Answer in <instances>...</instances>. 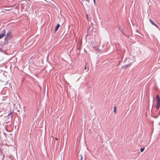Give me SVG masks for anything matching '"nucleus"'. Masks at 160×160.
<instances>
[{"instance_id":"nucleus-1","label":"nucleus","mask_w":160,"mask_h":160,"mask_svg":"<svg viewBox=\"0 0 160 160\" xmlns=\"http://www.w3.org/2000/svg\"><path fill=\"white\" fill-rule=\"evenodd\" d=\"M5 32V31L4 29L2 31V33L0 34V39L2 38L4 36Z\"/></svg>"},{"instance_id":"nucleus-9","label":"nucleus","mask_w":160,"mask_h":160,"mask_svg":"<svg viewBox=\"0 0 160 160\" xmlns=\"http://www.w3.org/2000/svg\"><path fill=\"white\" fill-rule=\"evenodd\" d=\"M130 64H129L128 65H126L125 66V68H128V67L129 66H130Z\"/></svg>"},{"instance_id":"nucleus-11","label":"nucleus","mask_w":160,"mask_h":160,"mask_svg":"<svg viewBox=\"0 0 160 160\" xmlns=\"http://www.w3.org/2000/svg\"><path fill=\"white\" fill-rule=\"evenodd\" d=\"M81 160H82V155L81 154Z\"/></svg>"},{"instance_id":"nucleus-12","label":"nucleus","mask_w":160,"mask_h":160,"mask_svg":"<svg viewBox=\"0 0 160 160\" xmlns=\"http://www.w3.org/2000/svg\"><path fill=\"white\" fill-rule=\"evenodd\" d=\"M87 18L88 19V14L87 15Z\"/></svg>"},{"instance_id":"nucleus-8","label":"nucleus","mask_w":160,"mask_h":160,"mask_svg":"<svg viewBox=\"0 0 160 160\" xmlns=\"http://www.w3.org/2000/svg\"><path fill=\"white\" fill-rule=\"evenodd\" d=\"M144 150V148H141L140 149V151L141 152H142Z\"/></svg>"},{"instance_id":"nucleus-13","label":"nucleus","mask_w":160,"mask_h":160,"mask_svg":"<svg viewBox=\"0 0 160 160\" xmlns=\"http://www.w3.org/2000/svg\"><path fill=\"white\" fill-rule=\"evenodd\" d=\"M93 1H94V4H95V0H93Z\"/></svg>"},{"instance_id":"nucleus-3","label":"nucleus","mask_w":160,"mask_h":160,"mask_svg":"<svg viewBox=\"0 0 160 160\" xmlns=\"http://www.w3.org/2000/svg\"><path fill=\"white\" fill-rule=\"evenodd\" d=\"M84 69L85 70H86L87 71H88L89 70V66L87 64L86 65Z\"/></svg>"},{"instance_id":"nucleus-6","label":"nucleus","mask_w":160,"mask_h":160,"mask_svg":"<svg viewBox=\"0 0 160 160\" xmlns=\"http://www.w3.org/2000/svg\"><path fill=\"white\" fill-rule=\"evenodd\" d=\"M59 26H60V25L59 24H58L57 25V26L55 28V29L56 31H57V30L59 28Z\"/></svg>"},{"instance_id":"nucleus-5","label":"nucleus","mask_w":160,"mask_h":160,"mask_svg":"<svg viewBox=\"0 0 160 160\" xmlns=\"http://www.w3.org/2000/svg\"><path fill=\"white\" fill-rule=\"evenodd\" d=\"M156 99H157V102H160V99L158 95H157L156 97Z\"/></svg>"},{"instance_id":"nucleus-7","label":"nucleus","mask_w":160,"mask_h":160,"mask_svg":"<svg viewBox=\"0 0 160 160\" xmlns=\"http://www.w3.org/2000/svg\"><path fill=\"white\" fill-rule=\"evenodd\" d=\"M117 108L116 106L114 107V112L115 114L116 113Z\"/></svg>"},{"instance_id":"nucleus-4","label":"nucleus","mask_w":160,"mask_h":160,"mask_svg":"<svg viewBox=\"0 0 160 160\" xmlns=\"http://www.w3.org/2000/svg\"><path fill=\"white\" fill-rule=\"evenodd\" d=\"M160 106V102H157V104L156 106V108L157 109H158L159 108V107Z\"/></svg>"},{"instance_id":"nucleus-10","label":"nucleus","mask_w":160,"mask_h":160,"mask_svg":"<svg viewBox=\"0 0 160 160\" xmlns=\"http://www.w3.org/2000/svg\"><path fill=\"white\" fill-rule=\"evenodd\" d=\"M10 34V33L9 32H8L7 34V36L8 37V35H9Z\"/></svg>"},{"instance_id":"nucleus-2","label":"nucleus","mask_w":160,"mask_h":160,"mask_svg":"<svg viewBox=\"0 0 160 160\" xmlns=\"http://www.w3.org/2000/svg\"><path fill=\"white\" fill-rule=\"evenodd\" d=\"M149 21L152 25L155 26L157 28H158V26L151 19H149Z\"/></svg>"}]
</instances>
